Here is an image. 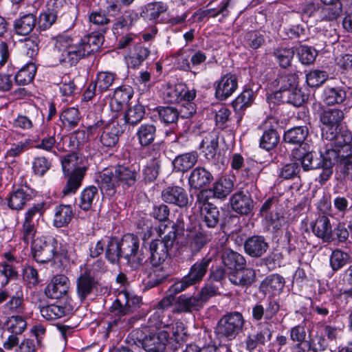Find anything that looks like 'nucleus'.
Segmentation results:
<instances>
[{
  "label": "nucleus",
  "mask_w": 352,
  "mask_h": 352,
  "mask_svg": "<svg viewBox=\"0 0 352 352\" xmlns=\"http://www.w3.org/2000/svg\"><path fill=\"white\" fill-rule=\"evenodd\" d=\"M103 41L101 33L93 32L76 41L69 36L59 34L56 37L54 52L60 63L74 65L81 58L96 52Z\"/></svg>",
  "instance_id": "f257e3e1"
},
{
  "label": "nucleus",
  "mask_w": 352,
  "mask_h": 352,
  "mask_svg": "<svg viewBox=\"0 0 352 352\" xmlns=\"http://www.w3.org/2000/svg\"><path fill=\"white\" fill-rule=\"evenodd\" d=\"M322 139L329 142L327 144L326 162L327 166L352 155V134L347 129L323 130Z\"/></svg>",
  "instance_id": "f03ea898"
},
{
  "label": "nucleus",
  "mask_w": 352,
  "mask_h": 352,
  "mask_svg": "<svg viewBox=\"0 0 352 352\" xmlns=\"http://www.w3.org/2000/svg\"><path fill=\"white\" fill-rule=\"evenodd\" d=\"M279 310V303L273 299H269L265 307L261 303L252 306V320L258 322V331L254 336L259 344L265 345L271 340L272 324L278 322L275 317Z\"/></svg>",
  "instance_id": "7ed1b4c3"
},
{
  "label": "nucleus",
  "mask_w": 352,
  "mask_h": 352,
  "mask_svg": "<svg viewBox=\"0 0 352 352\" xmlns=\"http://www.w3.org/2000/svg\"><path fill=\"white\" fill-rule=\"evenodd\" d=\"M162 239L153 240L148 246L150 256L148 260L153 267H157L169 256L170 251L173 248L177 237V229L174 225L160 229Z\"/></svg>",
  "instance_id": "20e7f679"
},
{
  "label": "nucleus",
  "mask_w": 352,
  "mask_h": 352,
  "mask_svg": "<svg viewBox=\"0 0 352 352\" xmlns=\"http://www.w3.org/2000/svg\"><path fill=\"white\" fill-rule=\"evenodd\" d=\"M212 261V257H204L196 261L191 265L187 274L172 284L170 287V292L173 294H179L190 287H196L203 280Z\"/></svg>",
  "instance_id": "39448f33"
},
{
  "label": "nucleus",
  "mask_w": 352,
  "mask_h": 352,
  "mask_svg": "<svg viewBox=\"0 0 352 352\" xmlns=\"http://www.w3.org/2000/svg\"><path fill=\"white\" fill-rule=\"evenodd\" d=\"M245 318L239 311H231L223 315L218 321L214 333L220 342H227L234 340L243 330Z\"/></svg>",
  "instance_id": "423d86ee"
},
{
  "label": "nucleus",
  "mask_w": 352,
  "mask_h": 352,
  "mask_svg": "<svg viewBox=\"0 0 352 352\" xmlns=\"http://www.w3.org/2000/svg\"><path fill=\"white\" fill-rule=\"evenodd\" d=\"M120 245L122 257L132 268L138 269L147 261L143 252V249H146V246L144 244L140 250V241L135 235L124 234L120 241Z\"/></svg>",
  "instance_id": "0eeeda50"
},
{
  "label": "nucleus",
  "mask_w": 352,
  "mask_h": 352,
  "mask_svg": "<svg viewBox=\"0 0 352 352\" xmlns=\"http://www.w3.org/2000/svg\"><path fill=\"white\" fill-rule=\"evenodd\" d=\"M327 151L324 153L320 152V154L315 151H310L305 153L300 159L301 166L305 171L322 168V171L320 175V181H327L333 174V166L334 164H331L330 166L326 165Z\"/></svg>",
  "instance_id": "6e6552de"
},
{
  "label": "nucleus",
  "mask_w": 352,
  "mask_h": 352,
  "mask_svg": "<svg viewBox=\"0 0 352 352\" xmlns=\"http://www.w3.org/2000/svg\"><path fill=\"white\" fill-rule=\"evenodd\" d=\"M103 125V120H98L87 127V131L89 134L93 135L97 129L102 127V132L100 136V143L104 147H115L118 142L120 135L122 133L121 126L115 122L108 123L104 126Z\"/></svg>",
  "instance_id": "1a4fd4ad"
},
{
  "label": "nucleus",
  "mask_w": 352,
  "mask_h": 352,
  "mask_svg": "<svg viewBox=\"0 0 352 352\" xmlns=\"http://www.w3.org/2000/svg\"><path fill=\"white\" fill-rule=\"evenodd\" d=\"M56 241L54 238L37 237L32 241V252L36 262L45 263L50 261L56 254Z\"/></svg>",
  "instance_id": "9d476101"
},
{
  "label": "nucleus",
  "mask_w": 352,
  "mask_h": 352,
  "mask_svg": "<svg viewBox=\"0 0 352 352\" xmlns=\"http://www.w3.org/2000/svg\"><path fill=\"white\" fill-rule=\"evenodd\" d=\"M96 182L102 194L112 197L120 188L115 167L104 169L98 173Z\"/></svg>",
  "instance_id": "9b49d317"
},
{
  "label": "nucleus",
  "mask_w": 352,
  "mask_h": 352,
  "mask_svg": "<svg viewBox=\"0 0 352 352\" xmlns=\"http://www.w3.org/2000/svg\"><path fill=\"white\" fill-rule=\"evenodd\" d=\"M215 96L220 100L230 97L238 88V78L234 74L228 73L215 82Z\"/></svg>",
  "instance_id": "f8f14e48"
},
{
  "label": "nucleus",
  "mask_w": 352,
  "mask_h": 352,
  "mask_svg": "<svg viewBox=\"0 0 352 352\" xmlns=\"http://www.w3.org/2000/svg\"><path fill=\"white\" fill-rule=\"evenodd\" d=\"M100 283L96 277L89 273L82 272L76 279V294L80 302L98 289Z\"/></svg>",
  "instance_id": "ddd939ff"
},
{
  "label": "nucleus",
  "mask_w": 352,
  "mask_h": 352,
  "mask_svg": "<svg viewBox=\"0 0 352 352\" xmlns=\"http://www.w3.org/2000/svg\"><path fill=\"white\" fill-rule=\"evenodd\" d=\"M69 287V280L63 274L56 275L45 287L46 296L52 299H59L65 295Z\"/></svg>",
  "instance_id": "4468645a"
},
{
  "label": "nucleus",
  "mask_w": 352,
  "mask_h": 352,
  "mask_svg": "<svg viewBox=\"0 0 352 352\" xmlns=\"http://www.w3.org/2000/svg\"><path fill=\"white\" fill-rule=\"evenodd\" d=\"M162 200L179 208L187 206L188 197L185 189L179 186H168L162 191Z\"/></svg>",
  "instance_id": "2eb2a0df"
},
{
  "label": "nucleus",
  "mask_w": 352,
  "mask_h": 352,
  "mask_svg": "<svg viewBox=\"0 0 352 352\" xmlns=\"http://www.w3.org/2000/svg\"><path fill=\"white\" fill-rule=\"evenodd\" d=\"M277 124L275 118H268L265 122V129L260 138L259 146L266 151H270L278 145L280 135L273 127V124Z\"/></svg>",
  "instance_id": "dca6fc26"
},
{
  "label": "nucleus",
  "mask_w": 352,
  "mask_h": 352,
  "mask_svg": "<svg viewBox=\"0 0 352 352\" xmlns=\"http://www.w3.org/2000/svg\"><path fill=\"white\" fill-rule=\"evenodd\" d=\"M125 296L124 294H118L117 298L113 301L112 305L109 308V311L114 316V319L110 322L111 325L124 326L125 322V316L132 313L131 309L126 306Z\"/></svg>",
  "instance_id": "f3484780"
},
{
  "label": "nucleus",
  "mask_w": 352,
  "mask_h": 352,
  "mask_svg": "<svg viewBox=\"0 0 352 352\" xmlns=\"http://www.w3.org/2000/svg\"><path fill=\"white\" fill-rule=\"evenodd\" d=\"M169 334L166 331L145 336L142 341V347L147 352H163Z\"/></svg>",
  "instance_id": "a211bd4d"
},
{
  "label": "nucleus",
  "mask_w": 352,
  "mask_h": 352,
  "mask_svg": "<svg viewBox=\"0 0 352 352\" xmlns=\"http://www.w3.org/2000/svg\"><path fill=\"white\" fill-rule=\"evenodd\" d=\"M230 201L232 209L242 215L248 214L254 208V201L251 196L242 190L233 194Z\"/></svg>",
  "instance_id": "6ab92c4d"
},
{
  "label": "nucleus",
  "mask_w": 352,
  "mask_h": 352,
  "mask_svg": "<svg viewBox=\"0 0 352 352\" xmlns=\"http://www.w3.org/2000/svg\"><path fill=\"white\" fill-rule=\"evenodd\" d=\"M313 233L324 242H331L335 239L329 219L324 215L319 216L311 224Z\"/></svg>",
  "instance_id": "aec40b11"
},
{
  "label": "nucleus",
  "mask_w": 352,
  "mask_h": 352,
  "mask_svg": "<svg viewBox=\"0 0 352 352\" xmlns=\"http://www.w3.org/2000/svg\"><path fill=\"white\" fill-rule=\"evenodd\" d=\"M268 248L269 245L265 239L260 235L250 236L244 243L245 253L253 258L261 257Z\"/></svg>",
  "instance_id": "412c9836"
},
{
  "label": "nucleus",
  "mask_w": 352,
  "mask_h": 352,
  "mask_svg": "<svg viewBox=\"0 0 352 352\" xmlns=\"http://www.w3.org/2000/svg\"><path fill=\"white\" fill-rule=\"evenodd\" d=\"M285 278L278 274H270L261 282L259 289L265 295L275 296L280 294L285 286Z\"/></svg>",
  "instance_id": "4be33fe9"
},
{
  "label": "nucleus",
  "mask_w": 352,
  "mask_h": 352,
  "mask_svg": "<svg viewBox=\"0 0 352 352\" xmlns=\"http://www.w3.org/2000/svg\"><path fill=\"white\" fill-rule=\"evenodd\" d=\"M212 231H207L203 227L191 232L188 235V246L193 253L199 252L213 237Z\"/></svg>",
  "instance_id": "5701e85b"
},
{
  "label": "nucleus",
  "mask_w": 352,
  "mask_h": 352,
  "mask_svg": "<svg viewBox=\"0 0 352 352\" xmlns=\"http://www.w3.org/2000/svg\"><path fill=\"white\" fill-rule=\"evenodd\" d=\"M256 278L255 271L250 267H239L228 274L229 280L234 285L248 287L252 285Z\"/></svg>",
  "instance_id": "b1692460"
},
{
  "label": "nucleus",
  "mask_w": 352,
  "mask_h": 352,
  "mask_svg": "<svg viewBox=\"0 0 352 352\" xmlns=\"http://www.w3.org/2000/svg\"><path fill=\"white\" fill-rule=\"evenodd\" d=\"M220 213L218 208L213 204H205L201 210V223L199 227L215 230L218 228Z\"/></svg>",
  "instance_id": "393cba45"
},
{
  "label": "nucleus",
  "mask_w": 352,
  "mask_h": 352,
  "mask_svg": "<svg viewBox=\"0 0 352 352\" xmlns=\"http://www.w3.org/2000/svg\"><path fill=\"white\" fill-rule=\"evenodd\" d=\"M32 190L27 186L14 190L8 199V206L12 210H21L27 202L32 199Z\"/></svg>",
  "instance_id": "a878e982"
},
{
  "label": "nucleus",
  "mask_w": 352,
  "mask_h": 352,
  "mask_svg": "<svg viewBox=\"0 0 352 352\" xmlns=\"http://www.w3.org/2000/svg\"><path fill=\"white\" fill-rule=\"evenodd\" d=\"M213 176L210 171L204 167L194 168L188 177V184L191 188L200 189L210 184Z\"/></svg>",
  "instance_id": "bb28decb"
},
{
  "label": "nucleus",
  "mask_w": 352,
  "mask_h": 352,
  "mask_svg": "<svg viewBox=\"0 0 352 352\" xmlns=\"http://www.w3.org/2000/svg\"><path fill=\"white\" fill-rule=\"evenodd\" d=\"M16 291L14 294H10L9 300L2 306V312L5 315L19 314L24 308V299L21 287L15 285Z\"/></svg>",
  "instance_id": "cd10ccee"
},
{
  "label": "nucleus",
  "mask_w": 352,
  "mask_h": 352,
  "mask_svg": "<svg viewBox=\"0 0 352 352\" xmlns=\"http://www.w3.org/2000/svg\"><path fill=\"white\" fill-rule=\"evenodd\" d=\"M274 96L275 99L294 107H300L305 102V95L298 85L283 92H274Z\"/></svg>",
  "instance_id": "c85d7f7f"
},
{
  "label": "nucleus",
  "mask_w": 352,
  "mask_h": 352,
  "mask_svg": "<svg viewBox=\"0 0 352 352\" xmlns=\"http://www.w3.org/2000/svg\"><path fill=\"white\" fill-rule=\"evenodd\" d=\"M85 171V168L78 167L71 172L62 190L64 196H69L76 192L82 184Z\"/></svg>",
  "instance_id": "c756f323"
},
{
  "label": "nucleus",
  "mask_w": 352,
  "mask_h": 352,
  "mask_svg": "<svg viewBox=\"0 0 352 352\" xmlns=\"http://www.w3.org/2000/svg\"><path fill=\"white\" fill-rule=\"evenodd\" d=\"M344 118V113L338 109H328L322 111L320 116V120L325 126L323 130H336Z\"/></svg>",
  "instance_id": "7c9ffc66"
},
{
  "label": "nucleus",
  "mask_w": 352,
  "mask_h": 352,
  "mask_svg": "<svg viewBox=\"0 0 352 352\" xmlns=\"http://www.w3.org/2000/svg\"><path fill=\"white\" fill-rule=\"evenodd\" d=\"M115 168L120 188L125 190L135 185L138 177L137 171L124 166H117Z\"/></svg>",
  "instance_id": "2f4dec72"
},
{
  "label": "nucleus",
  "mask_w": 352,
  "mask_h": 352,
  "mask_svg": "<svg viewBox=\"0 0 352 352\" xmlns=\"http://www.w3.org/2000/svg\"><path fill=\"white\" fill-rule=\"evenodd\" d=\"M74 217L72 208L70 205L60 204L54 208L53 226L57 228L67 226Z\"/></svg>",
  "instance_id": "473e14b6"
},
{
  "label": "nucleus",
  "mask_w": 352,
  "mask_h": 352,
  "mask_svg": "<svg viewBox=\"0 0 352 352\" xmlns=\"http://www.w3.org/2000/svg\"><path fill=\"white\" fill-rule=\"evenodd\" d=\"M133 94L131 87L123 85L116 89L113 97L111 101V106L115 111H118L123 106L128 103Z\"/></svg>",
  "instance_id": "72a5a7b5"
},
{
  "label": "nucleus",
  "mask_w": 352,
  "mask_h": 352,
  "mask_svg": "<svg viewBox=\"0 0 352 352\" xmlns=\"http://www.w3.org/2000/svg\"><path fill=\"white\" fill-rule=\"evenodd\" d=\"M37 19L34 14L29 13L21 16L14 23V29L19 35H28L35 28Z\"/></svg>",
  "instance_id": "f704fd0d"
},
{
  "label": "nucleus",
  "mask_w": 352,
  "mask_h": 352,
  "mask_svg": "<svg viewBox=\"0 0 352 352\" xmlns=\"http://www.w3.org/2000/svg\"><path fill=\"white\" fill-rule=\"evenodd\" d=\"M98 188L94 186H89L84 188L80 192L78 206L80 209L87 211L92 208L94 204L98 202Z\"/></svg>",
  "instance_id": "c9c22d12"
},
{
  "label": "nucleus",
  "mask_w": 352,
  "mask_h": 352,
  "mask_svg": "<svg viewBox=\"0 0 352 352\" xmlns=\"http://www.w3.org/2000/svg\"><path fill=\"white\" fill-rule=\"evenodd\" d=\"M167 9V5L162 1L148 3L141 8L140 16L144 20L156 21Z\"/></svg>",
  "instance_id": "e433bc0d"
},
{
  "label": "nucleus",
  "mask_w": 352,
  "mask_h": 352,
  "mask_svg": "<svg viewBox=\"0 0 352 352\" xmlns=\"http://www.w3.org/2000/svg\"><path fill=\"white\" fill-rule=\"evenodd\" d=\"M346 98V92L342 87H326L323 90L322 99L327 105L342 104Z\"/></svg>",
  "instance_id": "4c0bfd02"
},
{
  "label": "nucleus",
  "mask_w": 352,
  "mask_h": 352,
  "mask_svg": "<svg viewBox=\"0 0 352 352\" xmlns=\"http://www.w3.org/2000/svg\"><path fill=\"white\" fill-rule=\"evenodd\" d=\"M197 158L196 151L179 155L173 161L174 169L177 172H186L195 165Z\"/></svg>",
  "instance_id": "58836bf2"
},
{
  "label": "nucleus",
  "mask_w": 352,
  "mask_h": 352,
  "mask_svg": "<svg viewBox=\"0 0 352 352\" xmlns=\"http://www.w3.org/2000/svg\"><path fill=\"white\" fill-rule=\"evenodd\" d=\"M298 85V76L292 73L279 74L272 82V86L276 89L275 92H283Z\"/></svg>",
  "instance_id": "ea45409f"
},
{
  "label": "nucleus",
  "mask_w": 352,
  "mask_h": 352,
  "mask_svg": "<svg viewBox=\"0 0 352 352\" xmlns=\"http://www.w3.org/2000/svg\"><path fill=\"white\" fill-rule=\"evenodd\" d=\"M177 304L176 313H190L194 310H199L204 306L198 296L188 297L181 295L177 300Z\"/></svg>",
  "instance_id": "a19ab883"
},
{
  "label": "nucleus",
  "mask_w": 352,
  "mask_h": 352,
  "mask_svg": "<svg viewBox=\"0 0 352 352\" xmlns=\"http://www.w3.org/2000/svg\"><path fill=\"white\" fill-rule=\"evenodd\" d=\"M221 260L223 265L231 270L243 267L246 264V261L243 255L230 249L223 250Z\"/></svg>",
  "instance_id": "79ce46f5"
},
{
  "label": "nucleus",
  "mask_w": 352,
  "mask_h": 352,
  "mask_svg": "<svg viewBox=\"0 0 352 352\" xmlns=\"http://www.w3.org/2000/svg\"><path fill=\"white\" fill-rule=\"evenodd\" d=\"M309 134L307 126H296L287 130L283 136L286 143L294 145H301Z\"/></svg>",
  "instance_id": "37998d69"
},
{
  "label": "nucleus",
  "mask_w": 352,
  "mask_h": 352,
  "mask_svg": "<svg viewBox=\"0 0 352 352\" xmlns=\"http://www.w3.org/2000/svg\"><path fill=\"white\" fill-rule=\"evenodd\" d=\"M136 135L142 146H147L154 141L156 136V126L153 124H143L138 129Z\"/></svg>",
  "instance_id": "c03bdc74"
},
{
  "label": "nucleus",
  "mask_w": 352,
  "mask_h": 352,
  "mask_svg": "<svg viewBox=\"0 0 352 352\" xmlns=\"http://www.w3.org/2000/svg\"><path fill=\"white\" fill-rule=\"evenodd\" d=\"M182 84L168 87L164 91V99L169 103H177L182 102L190 91Z\"/></svg>",
  "instance_id": "a18cd8bd"
},
{
  "label": "nucleus",
  "mask_w": 352,
  "mask_h": 352,
  "mask_svg": "<svg viewBox=\"0 0 352 352\" xmlns=\"http://www.w3.org/2000/svg\"><path fill=\"white\" fill-rule=\"evenodd\" d=\"M254 99V91L252 89H245L236 98L232 105L236 112L242 113L252 104Z\"/></svg>",
  "instance_id": "49530a36"
},
{
  "label": "nucleus",
  "mask_w": 352,
  "mask_h": 352,
  "mask_svg": "<svg viewBox=\"0 0 352 352\" xmlns=\"http://www.w3.org/2000/svg\"><path fill=\"white\" fill-rule=\"evenodd\" d=\"M36 72V67L34 63L30 61L19 70L15 75V82L18 85H25L32 81Z\"/></svg>",
  "instance_id": "de8ad7c7"
},
{
  "label": "nucleus",
  "mask_w": 352,
  "mask_h": 352,
  "mask_svg": "<svg viewBox=\"0 0 352 352\" xmlns=\"http://www.w3.org/2000/svg\"><path fill=\"white\" fill-rule=\"evenodd\" d=\"M234 183L232 180L227 177H221L216 181L211 190L215 197L223 199L226 197L232 190Z\"/></svg>",
  "instance_id": "09e8293b"
},
{
  "label": "nucleus",
  "mask_w": 352,
  "mask_h": 352,
  "mask_svg": "<svg viewBox=\"0 0 352 352\" xmlns=\"http://www.w3.org/2000/svg\"><path fill=\"white\" fill-rule=\"evenodd\" d=\"M306 331L305 327L297 325L290 330V338L296 343L291 347V352H302L304 349V344L307 343L306 340Z\"/></svg>",
  "instance_id": "8fccbe9b"
},
{
  "label": "nucleus",
  "mask_w": 352,
  "mask_h": 352,
  "mask_svg": "<svg viewBox=\"0 0 352 352\" xmlns=\"http://www.w3.org/2000/svg\"><path fill=\"white\" fill-rule=\"evenodd\" d=\"M157 112L161 122L164 124H175L179 119V111L174 107H157L154 110Z\"/></svg>",
  "instance_id": "3c124183"
},
{
  "label": "nucleus",
  "mask_w": 352,
  "mask_h": 352,
  "mask_svg": "<svg viewBox=\"0 0 352 352\" xmlns=\"http://www.w3.org/2000/svg\"><path fill=\"white\" fill-rule=\"evenodd\" d=\"M200 147L203 148V152L207 159L214 158L219 147L217 136L214 134H208L202 140Z\"/></svg>",
  "instance_id": "603ef678"
},
{
  "label": "nucleus",
  "mask_w": 352,
  "mask_h": 352,
  "mask_svg": "<svg viewBox=\"0 0 352 352\" xmlns=\"http://www.w3.org/2000/svg\"><path fill=\"white\" fill-rule=\"evenodd\" d=\"M186 98L181 102L182 104L179 111V117L188 118L196 113V105L192 101L196 96L195 90L186 93Z\"/></svg>",
  "instance_id": "864d4df0"
},
{
  "label": "nucleus",
  "mask_w": 352,
  "mask_h": 352,
  "mask_svg": "<svg viewBox=\"0 0 352 352\" xmlns=\"http://www.w3.org/2000/svg\"><path fill=\"white\" fill-rule=\"evenodd\" d=\"M60 119L65 128L72 129L76 127L80 121V112L76 108H67L61 113Z\"/></svg>",
  "instance_id": "5fc2aeb1"
},
{
  "label": "nucleus",
  "mask_w": 352,
  "mask_h": 352,
  "mask_svg": "<svg viewBox=\"0 0 352 352\" xmlns=\"http://www.w3.org/2000/svg\"><path fill=\"white\" fill-rule=\"evenodd\" d=\"M145 115L144 107L138 104L130 107L124 114L125 122L132 126L137 125L144 118Z\"/></svg>",
  "instance_id": "6e6d98bb"
},
{
  "label": "nucleus",
  "mask_w": 352,
  "mask_h": 352,
  "mask_svg": "<svg viewBox=\"0 0 352 352\" xmlns=\"http://www.w3.org/2000/svg\"><path fill=\"white\" fill-rule=\"evenodd\" d=\"M303 346L304 349L302 352H330V350L328 349L329 344L326 339L321 336L310 338L307 343L304 344Z\"/></svg>",
  "instance_id": "4d7b16f0"
},
{
  "label": "nucleus",
  "mask_w": 352,
  "mask_h": 352,
  "mask_svg": "<svg viewBox=\"0 0 352 352\" xmlns=\"http://www.w3.org/2000/svg\"><path fill=\"white\" fill-rule=\"evenodd\" d=\"M105 257L113 264L118 263L120 258L122 257L121 248H120V241L116 239H111L106 243Z\"/></svg>",
  "instance_id": "13d9d810"
},
{
  "label": "nucleus",
  "mask_w": 352,
  "mask_h": 352,
  "mask_svg": "<svg viewBox=\"0 0 352 352\" xmlns=\"http://www.w3.org/2000/svg\"><path fill=\"white\" fill-rule=\"evenodd\" d=\"M45 210V204L43 202L34 204L25 213L23 223L35 226L36 222L43 216Z\"/></svg>",
  "instance_id": "bf43d9fd"
},
{
  "label": "nucleus",
  "mask_w": 352,
  "mask_h": 352,
  "mask_svg": "<svg viewBox=\"0 0 352 352\" xmlns=\"http://www.w3.org/2000/svg\"><path fill=\"white\" fill-rule=\"evenodd\" d=\"M242 42L246 48L257 50L265 43V38L258 31H249L244 34Z\"/></svg>",
  "instance_id": "052dcab7"
},
{
  "label": "nucleus",
  "mask_w": 352,
  "mask_h": 352,
  "mask_svg": "<svg viewBox=\"0 0 352 352\" xmlns=\"http://www.w3.org/2000/svg\"><path fill=\"white\" fill-rule=\"evenodd\" d=\"M148 48L140 45H135L129 57V64L133 67L140 65L149 55Z\"/></svg>",
  "instance_id": "680f3d73"
},
{
  "label": "nucleus",
  "mask_w": 352,
  "mask_h": 352,
  "mask_svg": "<svg viewBox=\"0 0 352 352\" xmlns=\"http://www.w3.org/2000/svg\"><path fill=\"white\" fill-rule=\"evenodd\" d=\"M294 53L292 48L280 47L274 50L273 55L279 65L286 68L290 66Z\"/></svg>",
  "instance_id": "e2e57ef3"
},
{
  "label": "nucleus",
  "mask_w": 352,
  "mask_h": 352,
  "mask_svg": "<svg viewBox=\"0 0 352 352\" xmlns=\"http://www.w3.org/2000/svg\"><path fill=\"white\" fill-rule=\"evenodd\" d=\"M296 54L299 61L302 65L313 64L318 56V51L312 47L301 45L296 49Z\"/></svg>",
  "instance_id": "0e129e2a"
},
{
  "label": "nucleus",
  "mask_w": 352,
  "mask_h": 352,
  "mask_svg": "<svg viewBox=\"0 0 352 352\" xmlns=\"http://www.w3.org/2000/svg\"><path fill=\"white\" fill-rule=\"evenodd\" d=\"M40 313L46 320H54L65 315V308L56 305H49L40 307Z\"/></svg>",
  "instance_id": "69168bd1"
},
{
  "label": "nucleus",
  "mask_w": 352,
  "mask_h": 352,
  "mask_svg": "<svg viewBox=\"0 0 352 352\" xmlns=\"http://www.w3.org/2000/svg\"><path fill=\"white\" fill-rule=\"evenodd\" d=\"M342 11V3L324 5L320 10V16L325 21H333L340 16Z\"/></svg>",
  "instance_id": "338daca9"
},
{
  "label": "nucleus",
  "mask_w": 352,
  "mask_h": 352,
  "mask_svg": "<svg viewBox=\"0 0 352 352\" xmlns=\"http://www.w3.org/2000/svg\"><path fill=\"white\" fill-rule=\"evenodd\" d=\"M5 326L9 333L21 334L25 329L27 324L23 317L12 316L8 318Z\"/></svg>",
  "instance_id": "774afa93"
}]
</instances>
